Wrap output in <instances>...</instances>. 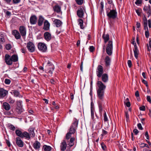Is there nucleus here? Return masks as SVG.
<instances>
[{
	"label": "nucleus",
	"mask_w": 151,
	"mask_h": 151,
	"mask_svg": "<svg viewBox=\"0 0 151 151\" xmlns=\"http://www.w3.org/2000/svg\"><path fill=\"white\" fill-rule=\"evenodd\" d=\"M78 120L76 119H74L73 122L72 124L69 129V132L73 134L77 128L78 124Z\"/></svg>",
	"instance_id": "obj_1"
},
{
	"label": "nucleus",
	"mask_w": 151,
	"mask_h": 151,
	"mask_svg": "<svg viewBox=\"0 0 151 151\" xmlns=\"http://www.w3.org/2000/svg\"><path fill=\"white\" fill-rule=\"evenodd\" d=\"M113 42L112 41H109L107 47L106 48V52L109 56L111 55L112 53Z\"/></svg>",
	"instance_id": "obj_2"
},
{
	"label": "nucleus",
	"mask_w": 151,
	"mask_h": 151,
	"mask_svg": "<svg viewBox=\"0 0 151 151\" xmlns=\"http://www.w3.org/2000/svg\"><path fill=\"white\" fill-rule=\"evenodd\" d=\"M70 142L67 141L66 140H63L60 144V150L62 151H65L66 149L68 143Z\"/></svg>",
	"instance_id": "obj_3"
},
{
	"label": "nucleus",
	"mask_w": 151,
	"mask_h": 151,
	"mask_svg": "<svg viewBox=\"0 0 151 151\" xmlns=\"http://www.w3.org/2000/svg\"><path fill=\"white\" fill-rule=\"evenodd\" d=\"M143 10L145 13L147 15V17H149L151 16V6L149 4L147 6H144Z\"/></svg>",
	"instance_id": "obj_4"
},
{
	"label": "nucleus",
	"mask_w": 151,
	"mask_h": 151,
	"mask_svg": "<svg viewBox=\"0 0 151 151\" xmlns=\"http://www.w3.org/2000/svg\"><path fill=\"white\" fill-rule=\"evenodd\" d=\"M27 47L28 50L31 52H34L35 50V47L34 44L31 42L27 43Z\"/></svg>",
	"instance_id": "obj_5"
},
{
	"label": "nucleus",
	"mask_w": 151,
	"mask_h": 151,
	"mask_svg": "<svg viewBox=\"0 0 151 151\" xmlns=\"http://www.w3.org/2000/svg\"><path fill=\"white\" fill-rule=\"evenodd\" d=\"M37 46L38 49L42 52H45L47 50V47L44 43L40 42L38 44Z\"/></svg>",
	"instance_id": "obj_6"
},
{
	"label": "nucleus",
	"mask_w": 151,
	"mask_h": 151,
	"mask_svg": "<svg viewBox=\"0 0 151 151\" xmlns=\"http://www.w3.org/2000/svg\"><path fill=\"white\" fill-rule=\"evenodd\" d=\"M85 11V9L83 7H80L77 12V15L80 18H83L84 16Z\"/></svg>",
	"instance_id": "obj_7"
},
{
	"label": "nucleus",
	"mask_w": 151,
	"mask_h": 151,
	"mask_svg": "<svg viewBox=\"0 0 151 151\" xmlns=\"http://www.w3.org/2000/svg\"><path fill=\"white\" fill-rule=\"evenodd\" d=\"M19 31L22 36L24 38L27 33V29L26 27L24 26H21L19 27Z\"/></svg>",
	"instance_id": "obj_8"
},
{
	"label": "nucleus",
	"mask_w": 151,
	"mask_h": 151,
	"mask_svg": "<svg viewBox=\"0 0 151 151\" xmlns=\"http://www.w3.org/2000/svg\"><path fill=\"white\" fill-rule=\"evenodd\" d=\"M96 75L98 77H100L103 73V67L101 65H99L96 70Z\"/></svg>",
	"instance_id": "obj_9"
},
{
	"label": "nucleus",
	"mask_w": 151,
	"mask_h": 151,
	"mask_svg": "<svg viewBox=\"0 0 151 151\" xmlns=\"http://www.w3.org/2000/svg\"><path fill=\"white\" fill-rule=\"evenodd\" d=\"M5 61L6 64L8 65H11L13 63V61L10 56L6 54L5 56Z\"/></svg>",
	"instance_id": "obj_10"
},
{
	"label": "nucleus",
	"mask_w": 151,
	"mask_h": 151,
	"mask_svg": "<svg viewBox=\"0 0 151 151\" xmlns=\"http://www.w3.org/2000/svg\"><path fill=\"white\" fill-rule=\"evenodd\" d=\"M21 138L17 137L15 139V142L17 145L19 147H22L24 146V142L21 139Z\"/></svg>",
	"instance_id": "obj_11"
},
{
	"label": "nucleus",
	"mask_w": 151,
	"mask_h": 151,
	"mask_svg": "<svg viewBox=\"0 0 151 151\" xmlns=\"http://www.w3.org/2000/svg\"><path fill=\"white\" fill-rule=\"evenodd\" d=\"M16 103L17 107L16 109V111L18 114H21L23 111L21 106V101H17Z\"/></svg>",
	"instance_id": "obj_12"
},
{
	"label": "nucleus",
	"mask_w": 151,
	"mask_h": 151,
	"mask_svg": "<svg viewBox=\"0 0 151 151\" xmlns=\"http://www.w3.org/2000/svg\"><path fill=\"white\" fill-rule=\"evenodd\" d=\"M107 16L109 17V21L110 23V25H112V22H111V19H113V9L110 10L109 12L107 11Z\"/></svg>",
	"instance_id": "obj_13"
},
{
	"label": "nucleus",
	"mask_w": 151,
	"mask_h": 151,
	"mask_svg": "<svg viewBox=\"0 0 151 151\" xmlns=\"http://www.w3.org/2000/svg\"><path fill=\"white\" fill-rule=\"evenodd\" d=\"M97 84L98 86L97 90L104 91L106 88V86L101 81H98Z\"/></svg>",
	"instance_id": "obj_14"
},
{
	"label": "nucleus",
	"mask_w": 151,
	"mask_h": 151,
	"mask_svg": "<svg viewBox=\"0 0 151 151\" xmlns=\"http://www.w3.org/2000/svg\"><path fill=\"white\" fill-rule=\"evenodd\" d=\"M12 34L17 40L20 39L21 38L20 34L16 30H13L12 32Z\"/></svg>",
	"instance_id": "obj_15"
},
{
	"label": "nucleus",
	"mask_w": 151,
	"mask_h": 151,
	"mask_svg": "<svg viewBox=\"0 0 151 151\" xmlns=\"http://www.w3.org/2000/svg\"><path fill=\"white\" fill-rule=\"evenodd\" d=\"M75 140L74 137L71 138L70 140V142L68 143V146L67 147L69 148H68L66 151H71L70 148L72 147L74 144V141Z\"/></svg>",
	"instance_id": "obj_16"
},
{
	"label": "nucleus",
	"mask_w": 151,
	"mask_h": 151,
	"mask_svg": "<svg viewBox=\"0 0 151 151\" xmlns=\"http://www.w3.org/2000/svg\"><path fill=\"white\" fill-rule=\"evenodd\" d=\"M44 39L47 41H50L52 39V36L50 33L48 32H46L44 34Z\"/></svg>",
	"instance_id": "obj_17"
},
{
	"label": "nucleus",
	"mask_w": 151,
	"mask_h": 151,
	"mask_svg": "<svg viewBox=\"0 0 151 151\" xmlns=\"http://www.w3.org/2000/svg\"><path fill=\"white\" fill-rule=\"evenodd\" d=\"M8 93V91L3 88H0V96L2 98L5 97Z\"/></svg>",
	"instance_id": "obj_18"
},
{
	"label": "nucleus",
	"mask_w": 151,
	"mask_h": 151,
	"mask_svg": "<svg viewBox=\"0 0 151 151\" xmlns=\"http://www.w3.org/2000/svg\"><path fill=\"white\" fill-rule=\"evenodd\" d=\"M97 95L98 98L100 99H102L104 97V91L97 90Z\"/></svg>",
	"instance_id": "obj_19"
},
{
	"label": "nucleus",
	"mask_w": 151,
	"mask_h": 151,
	"mask_svg": "<svg viewBox=\"0 0 151 151\" xmlns=\"http://www.w3.org/2000/svg\"><path fill=\"white\" fill-rule=\"evenodd\" d=\"M53 22L55 25L57 27H60L62 24V22L58 19H55Z\"/></svg>",
	"instance_id": "obj_20"
},
{
	"label": "nucleus",
	"mask_w": 151,
	"mask_h": 151,
	"mask_svg": "<svg viewBox=\"0 0 151 151\" xmlns=\"http://www.w3.org/2000/svg\"><path fill=\"white\" fill-rule=\"evenodd\" d=\"M50 24L47 20H45L44 23L43 29L46 31L50 29Z\"/></svg>",
	"instance_id": "obj_21"
},
{
	"label": "nucleus",
	"mask_w": 151,
	"mask_h": 151,
	"mask_svg": "<svg viewBox=\"0 0 151 151\" xmlns=\"http://www.w3.org/2000/svg\"><path fill=\"white\" fill-rule=\"evenodd\" d=\"M37 17L35 15L31 17L30 19V22L32 24H35L37 21Z\"/></svg>",
	"instance_id": "obj_22"
},
{
	"label": "nucleus",
	"mask_w": 151,
	"mask_h": 151,
	"mask_svg": "<svg viewBox=\"0 0 151 151\" xmlns=\"http://www.w3.org/2000/svg\"><path fill=\"white\" fill-rule=\"evenodd\" d=\"M134 56L136 59H137L138 57L139 50L137 49L136 45H134Z\"/></svg>",
	"instance_id": "obj_23"
},
{
	"label": "nucleus",
	"mask_w": 151,
	"mask_h": 151,
	"mask_svg": "<svg viewBox=\"0 0 151 151\" xmlns=\"http://www.w3.org/2000/svg\"><path fill=\"white\" fill-rule=\"evenodd\" d=\"M61 7L58 4L55 5L53 7V9L54 11L57 12V13H59L61 12Z\"/></svg>",
	"instance_id": "obj_24"
},
{
	"label": "nucleus",
	"mask_w": 151,
	"mask_h": 151,
	"mask_svg": "<svg viewBox=\"0 0 151 151\" xmlns=\"http://www.w3.org/2000/svg\"><path fill=\"white\" fill-rule=\"evenodd\" d=\"M2 106L3 108L6 111H9L10 109V106L8 103H3Z\"/></svg>",
	"instance_id": "obj_25"
},
{
	"label": "nucleus",
	"mask_w": 151,
	"mask_h": 151,
	"mask_svg": "<svg viewBox=\"0 0 151 151\" xmlns=\"http://www.w3.org/2000/svg\"><path fill=\"white\" fill-rule=\"evenodd\" d=\"M25 138L26 139H30V137L29 133L26 132H24L23 133L22 137L21 138Z\"/></svg>",
	"instance_id": "obj_26"
},
{
	"label": "nucleus",
	"mask_w": 151,
	"mask_h": 151,
	"mask_svg": "<svg viewBox=\"0 0 151 151\" xmlns=\"http://www.w3.org/2000/svg\"><path fill=\"white\" fill-rule=\"evenodd\" d=\"M48 68L49 71L48 73L50 76H51L52 74V71L54 69V66L52 65H49Z\"/></svg>",
	"instance_id": "obj_27"
},
{
	"label": "nucleus",
	"mask_w": 151,
	"mask_h": 151,
	"mask_svg": "<svg viewBox=\"0 0 151 151\" xmlns=\"http://www.w3.org/2000/svg\"><path fill=\"white\" fill-rule=\"evenodd\" d=\"M44 20V18L41 16L39 17L38 21V24L39 26H41L42 25Z\"/></svg>",
	"instance_id": "obj_28"
},
{
	"label": "nucleus",
	"mask_w": 151,
	"mask_h": 151,
	"mask_svg": "<svg viewBox=\"0 0 151 151\" xmlns=\"http://www.w3.org/2000/svg\"><path fill=\"white\" fill-rule=\"evenodd\" d=\"M29 132V134L30 136L32 137H34L35 136V133L34 132V129L33 128H29L28 130Z\"/></svg>",
	"instance_id": "obj_29"
},
{
	"label": "nucleus",
	"mask_w": 151,
	"mask_h": 151,
	"mask_svg": "<svg viewBox=\"0 0 151 151\" xmlns=\"http://www.w3.org/2000/svg\"><path fill=\"white\" fill-rule=\"evenodd\" d=\"M40 144L39 142L36 141L34 144V147L36 150H38L40 148Z\"/></svg>",
	"instance_id": "obj_30"
},
{
	"label": "nucleus",
	"mask_w": 151,
	"mask_h": 151,
	"mask_svg": "<svg viewBox=\"0 0 151 151\" xmlns=\"http://www.w3.org/2000/svg\"><path fill=\"white\" fill-rule=\"evenodd\" d=\"M13 93L14 96L16 97H22V96L20 95L19 92L16 90L13 91Z\"/></svg>",
	"instance_id": "obj_31"
},
{
	"label": "nucleus",
	"mask_w": 151,
	"mask_h": 151,
	"mask_svg": "<svg viewBox=\"0 0 151 151\" xmlns=\"http://www.w3.org/2000/svg\"><path fill=\"white\" fill-rule=\"evenodd\" d=\"M101 77H102V80L103 82H106L107 81L108 76L107 74L105 73L103 74Z\"/></svg>",
	"instance_id": "obj_32"
},
{
	"label": "nucleus",
	"mask_w": 151,
	"mask_h": 151,
	"mask_svg": "<svg viewBox=\"0 0 151 151\" xmlns=\"http://www.w3.org/2000/svg\"><path fill=\"white\" fill-rule=\"evenodd\" d=\"M78 24L80 25V27L81 29H83L84 28V26H83V20L81 19H78Z\"/></svg>",
	"instance_id": "obj_33"
},
{
	"label": "nucleus",
	"mask_w": 151,
	"mask_h": 151,
	"mask_svg": "<svg viewBox=\"0 0 151 151\" xmlns=\"http://www.w3.org/2000/svg\"><path fill=\"white\" fill-rule=\"evenodd\" d=\"M105 61L106 63V66L109 65L110 64L111 59L109 56H106L105 59Z\"/></svg>",
	"instance_id": "obj_34"
},
{
	"label": "nucleus",
	"mask_w": 151,
	"mask_h": 151,
	"mask_svg": "<svg viewBox=\"0 0 151 151\" xmlns=\"http://www.w3.org/2000/svg\"><path fill=\"white\" fill-rule=\"evenodd\" d=\"M11 57L13 62H15L18 61V58L17 55L14 54Z\"/></svg>",
	"instance_id": "obj_35"
},
{
	"label": "nucleus",
	"mask_w": 151,
	"mask_h": 151,
	"mask_svg": "<svg viewBox=\"0 0 151 151\" xmlns=\"http://www.w3.org/2000/svg\"><path fill=\"white\" fill-rule=\"evenodd\" d=\"M23 133L19 129H16L15 131L16 134L20 138H21Z\"/></svg>",
	"instance_id": "obj_36"
},
{
	"label": "nucleus",
	"mask_w": 151,
	"mask_h": 151,
	"mask_svg": "<svg viewBox=\"0 0 151 151\" xmlns=\"http://www.w3.org/2000/svg\"><path fill=\"white\" fill-rule=\"evenodd\" d=\"M102 37L105 43L107 42L109 39V35L108 34L106 35L103 34L102 36Z\"/></svg>",
	"instance_id": "obj_37"
},
{
	"label": "nucleus",
	"mask_w": 151,
	"mask_h": 151,
	"mask_svg": "<svg viewBox=\"0 0 151 151\" xmlns=\"http://www.w3.org/2000/svg\"><path fill=\"white\" fill-rule=\"evenodd\" d=\"M43 148L45 151H50L51 150V147L47 145L43 146Z\"/></svg>",
	"instance_id": "obj_38"
},
{
	"label": "nucleus",
	"mask_w": 151,
	"mask_h": 151,
	"mask_svg": "<svg viewBox=\"0 0 151 151\" xmlns=\"http://www.w3.org/2000/svg\"><path fill=\"white\" fill-rule=\"evenodd\" d=\"M7 101L10 104H13L15 102V100L9 96L7 99Z\"/></svg>",
	"instance_id": "obj_39"
},
{
	"label": "nucleus",
	"mask_w": 151,
	"mask_h": 151,
	"mask_svg": "<svg viewBox=\"0 0 151 151\" xmlns=\"http://www.w3.org/2000/svg\"><path fill=\"white\" fill-rule=\"evenodd\" d=\"M71 134H72L69 132L67 133L66 135L65 139L64 140H66L67 141H68V139L70 138L71 136Z\"/></svg>",
	"instance_id": "obj_40"
},
{
	"label": "nucleus",
	"mask_w": 151,
	"mask_h": 151,
	"mask_svg": "<svg viewBox=\"0 0 151 151\" xmlns=\"http://www.w3.org/2000/svg\"><path fill=\"white\" fill-rule=\"evenodd\" d=\"M91 118L93 119H94V110H93L92 106H91Z\"/></svg>",
	"instance_id": "obj_41"
},
{
	"label": "nucleus",
	"mask_w": 151,
	"mask_h": 151,
	"mask_svg": "<svg viewBox=\"0 0 151 151\" xmlns=\"http://www.w3.org/2000/svg\"><path fill=\"white\" fill-rule=\"evenodd\" d=\"M9 129H10L13 130L14 131L16 129L15 127L12 124H10L8 126Z\"/></svg>",
	"instance_id": "obj_42"
},
{
	"label": "nucleus",
	"mask_w": 151,
	"mask_h": 151,
	"mask_svg": "<svg viewBox=\"0 0 151 151\" xmlns=\"http://www.w3.org/2000/svg\"><path fill=\"white\" fill-rule=\"evenodd\" d=\"M75 1L78 5H82L83 2V0H75Z\"/></svg>",
	"instance_id": "obj_43"
},
{
	"label": "nucleus",
	"mask_w": 151,
	"mask_h": 151,
	"mask_svg": "<svg viewBox=\"0 0 151 151\" xmlns=\"http://www.w3.org/2000/svg\"><path fill=\"white\" fill-rule=\"evenodd\" d=\"M103 116H104V122L107 121L108 120L106 115V112L104 111V113L103 114Z\"/></svg>",
	"instance_id": "obj_44"
},
{
	"label": "nucleus",
	"mask_w": 151,
	"mask_h": 151,
	"mask_svg": "<svg viewBox=\"0 0 151 151\" xmlns=\"http://www.w3.org/2000/svg\"><path fill=\"white\" fill-rule=\"evenodd\" d=\"M0 41L2 42H4L5 41L4 38L3 34H0Z\"/></svg>",
	"instance_id": "obj_45"
},
{
	"label": "nucleus",
	"mask_w": 151,
	"mask_h": 151,
	"mask_svg": "<svg viewBox=\"0 0 151 151\" xmlns=\"http://www.w3.org/2000/svg\"><path fill=\"white\" fill-rule=\"evenodd\" d=\"M142 0H136L135 3L137 5L139 6V4H142Z\"/></svg>",
	"instance_id": "obj_46"
},
{
	"label": "nucleus",
	"mask_w": 151,
	"mask_h": 151,
	"mask_svg": "<svg viewBox=\"0 0 151 151\" xmlns=\"http://www.w3.org/2000/svg\"><path fill=\"white\" fill-rule=\"evenodd\" d=\"M140 11H142V10L141 8L136 10V12L138 16H140L141 15V12Z\"/></svg>",
	"instance_id": "obj_47"
},
{
	"label": "nucleus",
	"mask_w": 151,
	"mask_h": 151,
	"mask_svg": "<svg viewBox=\"0 0 151 151\" xmlns=\"http://www.w3.org/2000/svg\"><path fill=\"white\" fill-rule=\"evenodd\" d=\"M99 112L100 114L102 115V111L103 110V108L102 106V105L101 104H99Z\"/></svg>",
	"instance_id": "obj_48"
},
{
	"label": "nucleus",
	"mask_w": 151,
	"mask_h": 151,
	"mask_svg": "<svg viewBox=\"0 0 151 151\" xmlns=\"http://www.w3.org/2000/svg\"><path fill=\"white\" fill-rule=\"evenodd\" d=\"M11 82L10 80L7 78H6L5 79L4 83L6 84H9Z\"/></svg>",
	"instance_id": "obj_49"
},
{
	"label": "nucleus",
	"mask_w": 151,
	"mask_h": 151,
	"mask_svg": "<svg viewBox=\"0 0 151 151\" xmlns=\"http://www.w3.org/2000/svg\"><path fill=\"white\" fill-rule=\"evenodd\" d=\"M127 64H128V67L129 68H131L132 67V61L131 60H129L128 61Z\"/></svg>",
	"instance_id": "obj_50"
},
{
	"label": "nucleus",
	"mask_w": 151,
	"mask_h": 151,
	"mask_svg": "<svg viewBox=\"0 0 151 151\" xmlns=\"http://www.w3.org/2000/svg\"><path fill=\"white\" fill-rule=\"evenodd\" d=\"M117 13L116 10H114V20L116 19L117 18Z\"/></svg>",
	"instance_id": "obj_51"
},
{
	"label": "nucleus",
	"mask_w": 151,
	"mask_h": 151,
	"mask_svg": "<svg viewBox=\"0 0 151 151\" xmlns=\"http://www.w3.org/2000/svg\"><path fill=\"white\" fill-rule=\"evenodd\" d=\"M142 83H143L144 84H145L146 86L147 87H148V85L147 82L146 81L143 79H142Z\"/></svg>",
	"instance_id": "obj_52"
},
{
	"label": "nucleus",
	"mask_w": 151,
	"mask_h": 151,
	"mask_svg": "<svg viewBox=\"0 0 151 151\" xmlns=\"http://www.w3.org/2000/svg\"><path fill=\"white\" fill-rule=\"evenodd\" d=\"M145 34L146 37L147 38H148L150 35L149 30L145 31Z\"/></svg>",
	"instance_id": "obj_53"
},
{
	"label": "nucleus",
	"mask_w": 151,
	"mask_h": 151,
	"mask_svg": "<svg viewBox=\"0 0 151 151\" xmlns=\"http://www.w3.org/2000/svg\"><path fill=\"white\" fill-rule=\"evenodd\" d=\"M141 145H144L143 146H141V147L142 148H143L145 147H146L147 148H149V147L148 146V145L146 144H145L144 143H142L141 144Z\"/></svg>",
	"instance_id": "obj_54"
},
{
	"label": "nucleus",
	"mask_w": 151,
	"mask_h": 151,
	"mask_svg": "<svg viewBox=\"0 0 151 151\" xmlns=\"http://www.w3.org/2000/svg\"><path fill=\"white\" fill-rule=\"evenodd\" d=\"M124 103L128 107H129L131 106L130 103L129 101H128L127 102H126V101H124Z\"/></svg>",
	"instance_id": "obj_55"
},
{
	"label": "nucleus",
	"mask_w": 151,
	"mask_h": 151,
	"mask_svg": "<svg viewBox=\"0 0 151 151\" xmlns=\"http://www.w3.org/2000/svg\"><path fill=\"white\" fill-rule=\"evenodd\" d=\"M6 48L7 50H9L11 49V46L10 44H7L6 45Z\"/></svg>",
	"instance_id": "obj_56"
},
{
	"label": "nucleus",
	"mask_w": 151,
	"mask_h": 151,
	"mask_svg": "<svg viewBox=\"0 0 151 151\" xmlns=\"http://www.w3.org/2000/svg\"><path fill=\"white\" fill-rule=\"evenodd\" d=\"M137 126L138 127V128L140 129V130H142L143 128L142 127V125L141 123H138L137 125Z\"/></svg>",
	"instance_id": "obj_57"
},
{
	"label": "nucleus",
	"mask_w": 151,
	"mask_h": 151,
	"mask_svg": "<svg viewBox=\"0 0 151 151\" xmlns=\"http://www.w3.org/2000/svg\"><path fill=\"white\" fill-rule=\"evenodd\" d=\"M107 131H105V130L103 129L102 131V136H105L107 134Z\"/></svg>",
	"instance_id": "obj_58"
},
{
	"label": "nucleus",
	"mask_w": 151,
	"mask_h": 151,
	"mask_svg": "<svg viewBox=\"0 0 151 151\" xmlns=\"http://www.w3.org/2000/svg\"><path fill=\"white\" fill-rule=\"evenodd\" d=\"M139 110L142 111H145V106H142L139 108Z\"/></svg>",
	"instance_id": "obj_59"
},
{
	"label": "nucleus",
	"mask_w": 151,
	"mask_h": 151,
	"mask_svg": "<svg viewBox=\"0 0 151 151\" xmlns=\"http://www.w3.org/2000/svg\"><path fill=\"white\" fill-rule=\"evenodd\" d=\"M147 100L148 102L150 103H151V99L150 96H147Z\"/></svg>",
	"instance_id": "obj_60"
},
{
	"label": "nucleus",
	"mask_w": 151,
	"mask_h": 151,
	"mask_svg": "<svg viewBox=\"0 0 151 151\" xmlns=\"http://www.w3.org/2000/svg\"><path fill=\"white\" fill-rule=\"evenodd\" d=\"M145 135L147 139H149V135L147 131L145 132Z\"/></svg>",
	"instance_id": "obj_61"
},
{
	"label": "nucleus",
	"mask_w": 151,
	"mask_h": 151,
	"mask_svg": "<svg viewBox=\"0 0 151 151\" xmlns=\"http://www.w3.org/2000/svg\"><path fill=\"white\" fill-rule=\"evenodd\" d=\"M101 147H102V149L104 150H105L106 149V147L104 145V144L103 143H102L101 144Z\"/></svg>",
	"instance_id": "obj_62"
},
{
	"label": "nucleus",
	"mask_w": 151,
	"mask_h": 151,
	"mask_svg": "<svg viewBox=\"0 0 151 151\" xmlns=\"http://www.w3.org/2000/svg\"><path fill=\"white\" fill-rule=\"evenodd\" d=\"M135 95L137 98L138 97H139V92L138 91H136L135 93Z\"/></svg>",
	"instance_id": "obj_63"
},
{
	"label": "nucleus",
	"mask_w": 151,
	"mask_h": 151,
	"mask_svg": "<svg viewBox=\"0 0 151 151\" xmlns=\"http://www.w3.org/2000/svg\"><path fill=\"white\" fill-rule=\"evenodd\" d=\"M95 50V48L93 46H90L89 48V50L90 52H93Z\"/></svg>",
	"instance_id": "obj_64"
}]
</instances>
